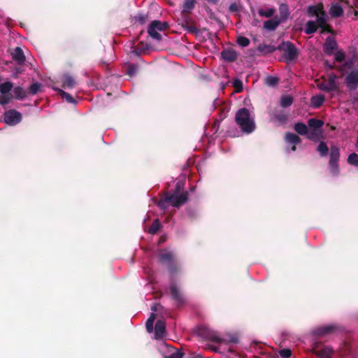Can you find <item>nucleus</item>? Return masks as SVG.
I'll return each instance as SVG.
<instances>
[{
	"label": "nucleus",
	"instance_id": "3c124183",
	"mask_svg": "<svg viewBox=\"0 0 358 358\" xmlns=\"http://www.w3.org/2000/svg\"><path fill=\"white\" fill-rule=\"evenodd\" d=\"M134 19L136 22H138L141 24H143L146 22L148 17L144 14L138 13L136 15L134 16Z\"/></svg>",
	"mask_w": 358,
	"mask_h": 358
},
{
	"label": "nucleus",
	"instance_id": "603ef678",
	"mask_svg": "<svg viewBox=\"0 0 358 358\" xmlns=\"http://www.w3.org/2000/svg\"><path fill=\"white\" fill-rule=\"evenodd\" d=\"M279 354L283 358H288L292 355V351L288 348H284L280 350Z\"/></svg>",
	"mask_w": 358,
	"mask_h": 358
},
{
	"label": "nucleus",
	"instance_id": "338daca9",
	"mask_svg": "<svg viewBox=\"0 0 358 358\" xmlns=\"http://www.w3.org/2000/svg\"><path fill=\"white\" fill-rule=\"evenodd\" d=\"M356 145L358 147V136H357V144Z\"/></svg>",
	"mask_w": 358,
	"mask_h": 358
},
{
	"label": "nucleus",
	"instance_id": "a19ab883",
	"mask_svg": "<svg viewBox=\"0 0 358 358\" xmlns=\"http://www.w3.org/2000/svg\"><path fill=\"white\" fill-rule=\"evenodd\" d=\"M42 85L39 83H32L28 90V93L31 95L36 94L39 92Z\"/></svg>",
	"mask_w": 358,
	"mask_h": 358
},
{
	"label": "nucleus",
	"instance_id": "cd10ccee",
	"mask_svg": "<svg viewBox=\"0 0 358 358\" xmlns=\"http://www.w3.org/2000/svg\"><path fill=\"white\" fill-rule=\"evenodd\" d=\"M279 12L280 15V19L282 22L286 20L289 15V8L286 3H282L280 5Z\"/></svg>",
	"mask_w": 358,
	"mask_h": 358
},
{
	"label": "nucleus",
	"instance_id": "423d86ee",
	"mask_svg": "<svg viewBox=\"0 0 358 358\" xmlns=\"http://www.w3.org/2000/svg\"><path fill=\"white\" fill-rule=\"evenodd\" d=\"M307 15L309 17H316V24L320 22V24H323L324 19L328 18L327 13L324 10V6L322 3L316 5L309 6L307 8Z\"/></svg>",
	"mask_w": 358,
	"mask_h": 358
},
{
	"label": "nucleus",
	"instance_id": "9d476101",
	"mask_svg": "<svg viewBox=\"0 0 358 358\" xmlns=\"http://www.w3.org/2000/svg\"><path fill=\"white\" fill-rule=\"evenodd\" d=\"M345 84L350 90H355L358 87V71H351L345 78Z\"/></svg>",
	"mask_w": 358,
	"mask_h": 358
},
{
	"label": "nucleus",
	"instance_id": "2f4dec72",
	"mask_svg": "<svg viewBox=\"0 0 358 358\" xmlns=\"http://www.w3.org/2000/svg\"><path fill=\"white\" fill-rule=\"evenodd\" d=\"M294 101V99L290 95H282L280 97V106L282 108H287L290 106Z\"/></svg>",
	"mask_w": 358,
	"mask_h": 358
},
{
	"label": "nucleus",
	"instance_id": "393cba45",
	"mask_svg": "<svg viewBox=\"0 0 358 358\" xmlns=\"http://www.w3.org/2000/svg\"><path fill=\"white\" fill-rule=\"evenodd\" d=\"M324 122L321 120L316 118H310L308 121V125L311 129L321 130V127L323 126Z\"/></svg>",
	"mask_w": 358,
	"mask_h": 358
},
{
	"label": "nucleus",
	"instance_id": "09e8293b",
	"mask_svg": "<svg viewBox=\"0 0 358 358\" xmlns=\"http://www.w3.org/2000/svg\"><path fill=\"white\" fill-rule=\"evenodd\" d=\"M169 203L168 200L166 199V194L160 199V200L157 202V206L162 210H165L167 209Z\"/></svg>",
	"mask_w": 358,
	"mask_h": 358
},
{
	"label": "nucleus",
	"instance_id": "c756f323",
	"mask_svg": "<svg viewBox=\"0 0 358 358\" xmlns=\"http://www.w3.org/2000/svg\"><path fill=\"white\" fill-rule=\"evenodd\" d=\"M324 101V97L323 95H316L312 96L310 103L313 108H318L322 105Z\"/></svg>",
	"mask_w": 358,
	"mask_h": 358
},
{
	"label": "nucleus",
	"instance_id": "5701e85b",
	"mask_svg": "<svg viewBox=\"0 0 358 358\" xmlns=\"http://www.w3.org/2000/svg\"><path fill=\"white\" fill-rule=\"evenodd\" d=\"M191 13H186L181 12L180 13V22L179 23L180 25L182 27L185 25H188L190 24H192L195 21L193 20V18L190 16Z\"/></svg>",
	"mask_w": 358,
	"mask_h": 358
},
{
	"label": "nucleus",
	"instance_id": "4468645a",
	"mask_svg": "<svg viewBox=\"0 0 358 358\" xmlns=\"http://www.w3.org/2000/svg\"><path fill=\"white\" fill-rule=\"evenodd\" d=\"M175 259V255L171 251L162 250L159 254V262L161 264H166L167 265Z\"/></svg>",
	"mask_w": 358,
	"mask_h": 358
},
{
	"label": "nucleus",
	"instance_id": "f257e3e1",
	"mask_svg": "<svg viewBox=\"0 0 358 358\" xmlns=\"http://www.w3.org/2000/svg\"><path fill=\"white\" fill-rule=\"evenodd\" d=\"M235 121L243 133L250 134L255 129V122L250 117L249 110L245 108H242L236 112Z\"/></svg>",
	"mask_w": 358,
	"mask_h": 358
},
{
	"label": "nucleus",
	"instance_id": "c9c22d12",
	"mask_svg": "<svg viewBox=\"0 0 358 358\" xmlns=\"http://www.w3.org/2000/svg\"><path fill=\"white\" fill-rule=\"evenodd\" d=\"M14 96L16 99L22 100L26 96V92L22 87H16L13 90Z\"/></svg>",
	"mask_w": 358,
	"mask_h": 358
},
{
	"label": "nucleus",
	"instance_id": "a211bd4d",
	"mask_svg": "<svg viewBox=\"0 0 358 358\" xmlns=\"http://www.w3.org/2000/svg\"><path fill=\"white\" fill-rule=\"evenodd\" d=\"M336 329L337 327L335 325L323 326L317 329L316 334L320 336L327 335L334 332Z\"/></svg>",
	"mask_w": 358,
	"mask_h": 358
},
{
	"label": "nucleus",
	"instance_id": "79ce46f5",
	"mask_svg": "<svg viewBox=\"0 0 358 358\" xmlns=\"http://www.w3.org/2000/svg\"><path fill=\"white\" fill-rule=\"evenodd\" d=\"M307 138L313 141H316L322 134L321 130L311 129V131L307 134Z\"/></svg>",
	"mask_w": 358,
	"mask_h": 358
},
{
	"label": "nucleus",
	"instance_id": "2eb2a0df",
	"mask_svg": "<svg viewBox=\"0 0 358 358\" xmlns=\"http://www.w3.org/2000/svg\"><path fill=\"white\" fill-rule=\"evenodd\" d=\"M166 331V324L163 320H157L155 326V338L159 340L162 339Z\"/></svg>",
	"mask_w": 358,
	"mask_h": 358
},
{
	"label": "nucleus",
	"instance_id": "49530a36",
	"mask_svg": "<svg viewBox=\"0 0 358 358\" xmlns=\"http://www.w3.org/2000/svg\"><path fill=\"white\" fill-rule=\"evenodd\" d=\"M155 320V314L151 313L150 317L146 322L145 327L148 332L151 333L153 330V323Z\"/></svg>",
	"mask_w": 358,
	"mask_h": 358
},
{
	"label": "nucleus",
	"instance_id": "4c0bfd02",
	"mask_svg": "<svg viewBox=\"0 0 358 358\" xmlns=\"http://www.w3.org/2000/svg\"><path fill=\"white\" fill-rule=\"evenodd\" d=\"M13 88V83L7 81L0 84V92L1 94H10V91Z\"/></svg>",
	"mask_w": 358,
	"mask_h": 358
},
{
	"label": "nucleus",
	"instance_id": "680f3d73",
	"mask_svg": "<svg viewBox=\"0 0 358 358\" xmlns=\"http://www.w3.org/2000/svg\"><path fill=\"white\" fill-rule=\"evenodd\" d=\"M209 348L211 349L213 351L217 352L218 350V348L217 347H213L211 345H209Z\"/></svg>",
	"mask_w": 358,
	"mask_h": 358
},
{
	"label": "nucleus",
	"instance_id": "f8f14e48",
	"mask_svg": "<svg viewBox=\"0 0 358 358\" xmlns=\"http://www.w3.org/2000/svg\"><path fill=\"white\" fill-rule=\"evenodd\" d=\"M282 20L278 15L266 20L264 22V28L268 31H274L280 24Z\"/></svg>",
	"mask_w": 358,
	"mask_h": 358
},
{
	"label": "nucleus",
	"instance_id": "ea45409f",
	"mask_svg": "<svg viewBox=\"0 0 358 358\" xmlns=\"http://www.w3.org/2000/svg\"><path fill=\"white\" fill-rule=\"evenodd\" d=\"M138 66L136 64H128L127 66V74L129 76H134L136 74Z\"/></svg>",
	"mask_w": 358,
	"mask_h": 358
},
{
	"label": "nucleus",
	"instance_id": "c85d7f7f",
	"mask_svg": "<svg viewBox=\"0 0 358 358\" xmlns=\"http://www.w3.org/2000/svg\"><path fill=\"white\" fill-rule=\"evenodd\" d=\"M166 266L171 277H174L179 272V265L176 259L173 260Z\"/></svg>",
	"mask_w": 358,
	"mask_h": 358
},
{
	"label": "nucleus",
	"instance_id": "de8ad7c7",
	"mask_svg": "<svg viewBox=\"0 0 358 358\" xmlns=\"http://www.w3.org/2000/svg\"><path fill=\"white\" fill-rule=\"evenodd\" d=\"M13 98L11 94H1L0 95V105L5 106L10 103Z\"/></svg>",
	"mask_w": 358,
	"mask_h": 358
},
{
	"label": "nucleus",
	"instance_id": "0eeeda50",
	"mask_svg": "<svg viewBox=\"0 0 358 358\" xmlns=\"http://www.w3.org/2000/svg\"><path fill=\"white\" fill-rule=\"evenodd\" d=\"M327 19L328 18L324 19V22L323 24H320V22L316 24V22H315L313 20L308 21L306 23L304 32L306 34L310 35V34H313L315 32H316L318 28H321V31H320L321 34L332 33L333 32L332 28H331V25L327 24Z\"/></svg>",
	"mask_w": 358,
	"mask_h": 358
},
{
	"label": "nucleus",
	"instance_id": "412c9836",
	"mask_svg": "<svg viewBox=\"0 0 358 358\" xmlns=\"http://www.w3.org/2000/svg\"><path fill=\"white\" fill-rule=\"evenodd\" d=\"M329 14L332 17H338L343 15V10L338 3L333 4L329 9Z\"/></svg>",
	"mask_w": 358,
	"mask_h": 358
},
{
	"label": "nucleus",
	"instance_id": "dca6fc26",
	"mask_svg": "<svg viewBox=\"0 0 358 358\" xmlns=\"http://www.w3.org/2000/svg\"><path fill=\"white\" fill-rule=\"evenodd\" d=\"M324 50L328 55L331 56L334 50L337 48V43L334 39L328 37L323 45Z\"/></svg>",
	"mask_w": 358,
	"mask_h": 358
},
{
	"label": "nucleus",
	"instance_id": "20e7f679",
	"mask_svg": "<svg viewBox=\"0 0 358 358\" xmlns=\"http://www.w3.org/2000/svg\"><path fill=\"white\" fill-rule=\"evenodd\" d=\"M340 157V148L336 145H331L330 147V154L328 166L329 171L334 176H338L340 173V168L338 164Z\"/></svg>",
	"mask_w": 358,
	"mask_h": 358
},
{
	"label": "nucleus",
	"instance_id": "864d4df0",
	"mask_svg": "<svg viewBox=\"0 0 358 358\" xmlns=\"http://www.w3.org/2000/svg\"><path fill=\"white\" fill-rule=\"evenodd\" d=\"M345 58V55L342 51H338L335 55V60L338 62H342Z\"/></svg>",
	"mask_w": 358,
	"mask_h": 358
},
{
	"label": "nucleus",
	"instance_id": "f03ea898",
	"mask_svg": "<svg viewBox=\"0 0 358 358\" xmlns=\"http://www.w3.org/2000/svg\"><path fill=\"white\" fill-rule=\"evenodd\" d=\"M180 184L177 183L173 193L168 192L165 193L169 205L176 208H180L188 201V192L183 191L180 194Z\"/></svg>",
	"mask_w": 358,
	"mask_h": 358
},
{
	"label": "nucleus",
	"instance_id": "5fc2aeb1",
	"mask_svg": "<svg viewBox=\"0 0 358 358\" xmlns=\"http://www.w3.org/2000/svg\"><path fill=\"white\" fill-rule=\"evenodd\" d=\"M233 86L236 88L237 92H240L243 90L242 81L238 79H236L234 81Z\"/></svg>",
	"mask_w": 358,
	"mask_h": 358
},
{
	"label": "nucleus",
	"instance_id": "9b49d317",
	"mask_svg": "<svg viewBox=\"0 0 358 358\" xmlns=\"http://www.w3.org/2000/svg\"><path fill=\"white\" fill-rule=\"evenodd\" d=\"M336 79L337 76L336 75H329L327 83L320 85V90L328 92L337 90L338 87L336 83Z\"/></svg>",
	"mask_w": 358,
	"mask_h": 358
},
{
	"label": "nucleus",
	"instance_id": "13d9d810",
	"mask_svg": "<svg viewBox=\"0 0 358 358\" xmlns=\"http://www.w3.org/2000/svg\"><path fill=\"white\" fill-rule=\"evenodd\" d=\"M228 342L231 343H237L238 342V338L236 335H230Z\"/></svg>",
	"mask_w": 358,
	"mask_h": 358
},
{
	"label": "nucleus",
	"instance_id": "4be33fe9",
	"mask_svg": "<svg viewBox=\"0 0 358 358\" xmlns=\"http://www.w3.org/2000/svg\"><path fill=\"white\" fill-rule=\"evenodd\" d=\"M196 5V0H185L181 12L192 13Z\"/></svg>",
	"mask_w": 358,
	"mask_h": 358
},
{
	"label": "nucleus",
	"instance_id": "e433bc0d",
	"mask_svg": "<svg viewBox=\"0 0 358 358\" xmlns=\"http://www.w3.org/2000/svg\"><path fill=\"white\" fill-rule=\"evenodd\" d=\"M148 33L149 36L158 41H161L162 38V35L158 32V31L156 29H152V24H150L148 28Z\"/></svg>",
	"mask_w": 358,
	"mask_h": 358
},
{
	"label": "nucleus",
	"instance_id": "a878e982",
	"mask_svg": "<svg viewBox=\"0 0 358 358\" xmlns=\"http://www.w3.org/2000/svg\"><path fill=\"white\" fill-rule=\"evenodd\" d=\"M152 29H156L158 31H165L169 28V24L166 22H161L159 20H154L151 23Z\"/></svg>",
	"mask_w": 358,
	"mask_h": 358
},
{
	"label": "nucleus",
	"instance_id": "052dcab7",
	"mask_svg": "<svg viewBox=\"0 0 358 358\" xmlns=\"http://www.w3.org/2000/svg\"><path fill=\"white\" fill-rule=\"evenodd\" d=\"M331 350H325V353H326L325 357H329L330 356V355H331Z\"/></svg>",
	"mask_w": 358,
	"mask_h": 358
},
{
	"label": "nucleus",
	"instance_id": "c03bdc74",
	"mask_svg": "<svg viewBox=\"0 0 358 358\" xmlns=\"http://www.w3.org/2000/svg\"><path fill=\"white\" fill-rule=\"evenodd\" d=\"M347 162L349 164L358 166V154L353 152L348 155Z\"/></svg>",
	"mask_w": 358,
	"mask_h": 358
},
{
	"label": "nucleus",
	"instance_id": "bb28decb",
	"mask_svg": "<svg viewBox=\"0 0 358 358\" xmlns=\"http://www.w3.org/2000/svg\"><path fill=\"white\" fill-rule=\"evenodd\" d=\"M294 129L295 131L299 135H306L308 132L307 125L302 122L295 123Z\"/></svg>",
	"mask_w": 358,
	"mask_h": 358
},
{
	"label": "nucleus",
	"instance_id": "6ab92c4d",
	"mask_svg": "<svg viewBox=\"0 0 358 358\" xmlns=\"http://www.w3.org/2000/svg\"><path fill=\"white\" fill-rule=\"evenodd\" d=\"M285 141L292 145H297L301 143V138L298 135L292 132H287L285 134Z\"/></svg>",
	"mask_w": 358,
	"mask_h": 358
},
{
	"label": "nucleus",
	"instance_id": "39448f33",
	"mask_svg": "<svg viewBox=\"0 0 358 358\" xmlns=\"http://www.w3.org/2000/svg\"><path fill=\"white\" fill-rule=\"evenodd\" d=\"M197 334L203 338L211 341L215 343H227V340L220 337L216 331L206 326L199 327L197 329Z\"/></svg>",
	"mask_w": 358,
	"mask_h": 358
},
{
	"label": "nucleus",
	"instance_id": "f704fd0d",
	"mask_svg": "<svg viewBox=\"0 0 358 358\" xmlns=\"http://www.w3.org/2000/svg\"><path fill=\"white\" fill-rule=\"evenodd\" d=\"M329 148L327 145V143L324 141H321L317 148V151L320 153V155L321 157H326L329 153Z\"/></svg>",
	"mask_w": 358,
	"mask_h": 358
},
{
	"label": "nucleus",
	"instance_id": "bf43d9fd",
	"mask_svg": "<svg viewBox=\"0 0 358 358\" xmlns=\"http://www.w3.org/2000/svg\"><path fill=\"white\" fill-rule=\"evenodd\" d=\"M325 65L330 69H333L334 68V66L330 64L327 61L325 62Z\"/></svg>",
	"mask_w": 358,
	"mask_h": 358
},
{
	"label": "nucleus",
	"instance_id": "473e14b6",
	"mask_svg": "<svg viewBox=\"0 0 358 358\" xmlns=\"http://www.w3.org/2000/svg\"><path fill=\"white\" fill-rule=\"evenodd\" d=\"M58 92V94L62 96V99H65L69 103H76V101L73 99V97L69 93L64 92L60 89H55Z\"/></svg>",
	"mask_w": 358,
	"mask_h": 358
},
{
	"label": "nucleus",
	"instance_id": "6e6d98bb",
	"mask_svg": "<svg viewBox=\"0 0 358 358\" xmlns=\"http://www.w3.org/2000/svg\"><path fill=\"white\" fill-rule=\"evenodd\" d=\"M183 353L179 351H177L174 353H172L169 356H166L164 358H182Z\"/></svg>",
	"mask_w": 358,
	"mask_h": 358
},
{
	"label": "nucleus",
	"instance_id": "37998d69",
	"mask_svg": "<svg viewBox=\"0 0 358 358\" xmlns=\"http://www.w3.org/2000/svg\"><path fill=\"white\" fill-rule=\"evenodd\" d=\"M265 84L270 87H275L279 82V78L275 76H268L265 80Z\"/></svg>",
	"mask_w": 358,
	"mask_h": 358
},
{
	"label": "nucleus",
	"instance_id": "a18cd8bd",
	"mask_svg": "<svg viewBox=\"0 0 358 358\" xmlns=\"http://www.w3.org/2000/svg\"><path fill=\"white\" fill-rule=\"evenodd\" d=\"M275 9L274 8H268L266 10L259 9L258 11V13L260 16L266 17H273L275 13Z\"/></svg>",
	"mask_w": 358,
	"mask_h": 358
},
{
	"label": "nucleus",
	"instance_id": "b1692460",
	"mask_svg": "<svg viewBox=\"0 0 358 358\" xmlns=\"http://www.w3.org/2000/svg\"><path fill=\"white\" fill-rule=\"evenodd\" d=\"M271 120L273 121H278L280 123L285 122L287 120V116L285 115L282 110L275 111L271 114Z\"/></svg>",
	"mask_w": 358,
	"mask_h": 358
},
{
	"label": "nucleus",
	"instance_id": "7ed1b4c3",
	"mask_svg": "<svg viewBox=\"0 0 358 358\" xmlns=\"http://www.w3.org/2000/svg\"><path fill=\"white\" fill-rule=\"evenodd\" d=\"M278 50L283 52V57L287 62H293L297 59L299 51L296 45L290 41H283L277 46Z\"/></svg>",
	"mask_w": 358,
	"mask_h": 358
},
{
	"label": "nucleus",
	"instance_id": "ddd939ff",
	"mask_svg": "<svg viewBox=\"0 0 358 358\" xmlns=\"http://www.w3.org/2000/svg\"><path fill=\"white\" fill-rule=\"evenodd\" d=\"M238 55L233 48H227L222 51L221 57L227 62H233L236 60Z\"/></svg>",
	"mask_w": 358,
	"mask_h": 358
},
{
	"label": "nucleus",
	"instance_id": "e2e57ef3",
	"mask_svg": "<svg viewBox=\"0 0 358 358\" xmlns=\"http://www.w3.org/2000/svg\"><path fill=\"white\" fill-rule=\"evenodd\" d=\"M157 305H158V304H155V305H153V306L151 307V310H152V311H157Z\"/></svg>",
	"mask_w": 358,
	"mask_h": 358
},
{
	"label": "nucleus",
	"instance_id": "4d7b16f0",
	"mask_svg": "<svg viewBox=\"0 0 358 358\" xmlns=\"http://www.w3.org/2000/svg\"><path fill=\"white\" fill-rule=\"evenodd\" d=\"M229 10L231 13H235L238 10V6L236 3H232L229 6Z\"/></svg>",
	"mask_w": 358,
	"mask_h": 358
},
{
	"label": "nucleus",
	"instance_id": "6e6552de",
	"mask_svg": "<svg viewBox=\"0 0 358 358\" xmlns=\"http://www.w3.org/2000/svg\"><path fill=\"white\" fill-rule=\"evenodd\" d=\"M170 294L178 308L182 307L185 305V299L179 288L177 287L176 284L173 282L170 285Z\"/></svg>",
	"mask_w": 358,
	"mask_h": 358
},
{
	"label": "nucleus",
	"instance_id": "58836bf2",
	"mask_svg": "<svg viewBox=\"0 0 358 358\" xmlns=\"http://www.w3.org/2000/svg\"><path fill=\"white\" fill-rule=\"evenodd\" d=\"M189 34L197 35L199 33V29L196 27V22L182 27Z\"/></svg>",
	"mask_w": 358,
	"mask_h": 358
},
{
	"label": "nucleus",
	"instance_id": "7c9ffc66",
	"mask_svg": "<svg viewBox=\"0 0 358 358\" xmlns=\"http://www.w3.org/2000/svg\"><path fill=\"white\" fill-rule=\"evenodd\" d=\"M76 83L74 78L71 76L69 74L64 76L63 87L72 88L76 85Z\"/></svg>",
	"mask_w": 358,
	"mask_h": 358
},
{
	"label": "nucleus",
	"instance_id": "f3484780",
	"mask_svg": "<svg viewBox=\"0 0 358 358\" xmlns=\"http://www.w3.org/2000/svg\"><path fill=\"white\" fill-rule=\"evenodd\" d=\"M13 59L18 64H22L25 61V56L23 50L20 47H16L12 52Z\"/></svg>",
	"mask_w": 358,
	"mask_h": 358
},
{
	"label": "nucleus",
	"instance_id": "1a4fd4ad",
	"mask_svg": "<svg viewBox=\"0 0 358 358\" xmlns=\"http://www.w3.org/2000/svg\"><path fill=\"white\" fill-rule=\"evenodd\" d=\"M4 121L10 125H15L21 122L22 115L16 110L11 109L4 113Z\"/></svg>",
	"mask_w": 358,
	"mask_h": 358
},
{
	"label": "nucleus",
	"instance_id": "aec40b11",
	"mask_svg": "<svg viewBox=\"0 0 358 358\" xmlns=\"http://www.w3.org/2000/svg\"><path fill=\"white\" fill-rule=\"evenodd\" d=\"M277 46L273 45H266V44H259L257 47V50L262 53L263 55H266L268 53H272L277 50Z\"/></svg>",
	"mask_w": 358,
	"mask_h": 358
},
{
	"label": "nucleus",
	"instance_id": "69168bd1",
	"mask_svg": "<svg viewBox=\"0 0 358 358\" xmlns=\"http://www.w3.org/2000/svg\"><path fill=\"white\" fill-rule=\"evenodd\" d=\"M320 355H321L322 357H324V350H322V351H321Z\"/></svg>",
	"mask_w": 358,
	"mask_h": 358
},
{
	"label": "nucleus",
	"instance_id": "8fccbe9b",
	"mask_svg": "<svg viewBox=\"0 0 358 358\" xmlns=\"http://www.w3.org/2000/svg\"><path fill=\"white\" fill-rule=\"evenodd\" d=\"M237 43L242 47H247L250 44V40L245 36H238L236 40Z\"/></svg>",
	"mask_w": 358,
	"mask_h": 358
},
{
	"label": "nucleus",
	"instance_id": "72a5a7b5",
	"mask_svg": "<svg viewBox=\"0 0 358 358\" xmlns=\"http://www.w3.org/2000/svg\"><path fill=\"white\" fill-rule=\"evenodd\" d=\"M162 224L159 219H155L148 229V232L150 234H155L161 229Z\"/></svg>",
	"mask_w": 358,
	"mask_h": 358
},
{
	"label": "nucleus",
	"instance_id": "0e129e2a",
	"mask_svg": "<svg viewBox=\"0 0 358 358\" xmlns=\"http://www.w3.org/2000/svg\"><path fill=\"white\" fill-rule=\"evenodd\" d=\"M291 150L294 152L296 150V145H293L292 148H291Z\"/></svg>",
	"mask_w": 358,
	"mask_h": 358
}]
</instances>
